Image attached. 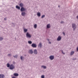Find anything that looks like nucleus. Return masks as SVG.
<instances>
[{
	"label": "nucleus",
	"mask_w": 78,
	"mask_h": 78,
	"mask_svg": "<svg viewBox=\"0 0 78 78\" xmlns=\"http://www.w3.org/2000/svg\"><path fill=\"white\" fill-rule=\"evenodd\" d=\"M72 27L73 28V30H75V29H76V24L73 23L72 25Z\"/></svg>",
	"instance_id": "nucleus-2"
},
{
	"label": "nucleus",
	"mask_w": 78,
	"mask_h": 78,
	"mask_svg": "<svg viewBox=\"0 0 78 78\" xmlns=\"http://www.w3.org/2000/svg\"><path fill=\"white\" fill-rule=\"evenodd\" d=\"M41 78H44L45 77L44 76V75H42L41 76Z\"/></svg>",
	"instance_id": "nucleus-26"
},
{
	"label": "nucleus",
	"mask_w": 78,
	"mask_h": 78,
	"mask_svg": "<svg viewBox=\"0 0 78 78\" xmlns=\"http://www.w3.org/2000/svg\"><path fill=\"white\" fill-rule=\"evenodd\" d=\"M77 51H78V47L77 48Z\"/></svg>",
	"instance_id": "nucleus-33"
},
{
	"label": "nucleus",
	"mask_w": 78,
	"mask_h": 78,
	"mask_svg": "<svg viewBox=\"0 0 78 78\" xmlns=\"http://www.w3.org/2000/svg\"><path fill=\"white\" fill-rule=\"evenodd\" d=\"M25 14H26V13H25V12H23L21 13V15L23 16H24Z\"/></svg>",
	"instance_id": "nucleus-9"
},
{
	"label": "nucleus",
	"mask_w": 78,
	"mask_h": 78,
	"mask_svg": "<svg viewBox=\"0 0 78 78\" xmlns=\"http://www.w3.org/2000/svg\"><path fill=\"white\" fill-rule=\"evenodd\" d=\"M29 53H30V54H33V50L32 49H30V50H29Z\"/></svg>",
	"instance_id": "nucleus-6"
},
{
	"label": "nucleus",
	"mask_w": 78,
	"mask_h": 78,
	"mask_svg": "<svg viewBox=\"0 0 78 78\" xmlns=\"http://www.w3.org/2000/svg\"><path fill=\"white\" fill-rule=\"evenodd\" d=\"M4 20H6V18H4Z\"/></svg>",
	"instance_id": "nucleus-35"
},
{
	"label": "nucleus",
	"mask_w": 78,
	"mask_h": 78,
	"mask_svg": "<svg viewBox=\"0 0 78 78\" xmlns=\"http://www.w3.org/2000/svg\"><path fill=\"white\" fill-rule=\"evenodd\" d=\"M3 37H0V41H2V40H3Z\"/></svg>",
	"instance_id": "nucleus-24"
},
{
	"label": "nucleus",
	"mask_w": 78,
	"mask_h": 78,
	"mask_svg": "<svg viewBox=\"0 0 78 78\" xmlns=\"http://www.w3.org/2000/svg\"><path fill=\"white\" fill-rule=\"evenodd\" d=\"M47 28H50V24H48L47 25Z\"/></svg>",
	"instance_id": "nucleus-13"
},
{
	"label": "nucleus",
	"mask_w": 78,
	"mask_h": 78,
	"mask_svg": "<svg viewBox=\"0 0 78 78\" xmlns=\"http://www.w3.org/2000/svg\"><path fill=\"white\" fill-rule=\"evenodd\" d=\"M16 8H17V9H20V7L18 6V5H16Z\"/></svg>",
	"instance_id": "nucleus-19"
},
{
	"label": "nucleus",
	"mask_w": 78,
	"mask_h": 78,
	"mask_svg": "<svg viewBox=\"0 0 78 78\" xmlns=\"http://www.w3.org/2000/svg\"><path fill=\"white\" fill-rule=\"evenodd\" d=\"M31 46L32 47H33V48H36V47H37V45L34 43L32 44L31 45Z\"/></svg>",
	"instance_id": "nucleus-4"
},
{
	"label": "nucleus",
	"mask_w": 78,
	"mask_h": 78,
	"mask_svg": "<svg viewBox=\"0 0 78 78\" xmlns=\"http://www.w3.org/2000/svg\"><path fill=\"white\" fill-rule=\"evenodd\" d=\"M5 78V75L3 74H0V78Z\"/></svg>",
	"instance_id": "nucleus-8"
},
{
	"label": "nucleus",
	"mask_w": 78,
	"mask_h": 78,
	"mask_svg": "<svg viewBox=\"0 0 78 78\" xmlns=\"http://www.w3.org/2000/svg\"><path fill=\"white\" fill-rule=\"evenodd\" d=\"M74 54V51H72L70 53V55H73Z\"/></svg>",
	"instance_id": "nucleus-16"
},
{
	"label": "nucleus",
	"mask_w": 78,
	"mask_h": 78,
	"mask_svg": "<svg viewBox=\"0 0 78 78\" xmlns=\"http://www.w3.org/2000/svg\"><path fill=\"white\" fill-rule=\"evenodd\" d=\"M61 36H59L57 39V41H61Z\"/></svg>",
	"instance_id": "nucleus-7"
},
{
	"label": "nucleus",
	"mask_w": 78,
	"mask_h": 78,
	"mask_svg": "<svg viewBox=\"0 0 78 78\" xmlns=\"http://www.w3.org/2000/svg\"><path fill=\"white\" fill-rule=\"evenodd\" d=\"M8 56H11V54H9V55H8Z\"/></svg>",
	"instance_id": "nucleus-31"
},
{
	"label": "nucleus",
	"mask_w": 78,
	"mask_h": 78,
	"mask_svg": "<svg viewBox=\"0 0 78 78\" xmlns=\"http://www.w3.org/2000/svg\"><path fill=\"white\" fill-rule=\"evenodd\" d=\"M77 18V19H78V16H76Z\"/></svg>",
	"instance_id": "nucleus-37"
},
{
	"label": "nucleus",
	"mask_w": 78,
	"mask_h": 78,
	"mask_svg": "<svg viewBox=\"0 0 78 78\" xmlns=\"http://www.w3.org/2000/svg\"><path fill=\"white\" fill-rule=\"evenodd\" d=\"M49 58L51 60H53L54 59V58H55V57L53 55H51L50 57Z\"/></svg>",
	"instance_id": "nucleus-5"
},
{
	"label": "nucleus",
	"mask_w": 78,
	"mask_h": 78,
	"mask_svg": "<svg viewBox=\"0 0 78 78\" xmlns=\"http://www.w3.org/2000/svg\"><path fill=\"white\" fill-rule=\"evenodd\" d=\"M24 32L25 33H27V31H28V30L26 29H24Z\"/></svg>",
	"instance_id": "nucleus-17"
},
{
	"label": "nucleus",
	"mask_w": 78,
	"mask_h": 78,
	"mask_svg": "<svg viewBox=\"0 0 78 78\" xmlns=\"http://www.w3.org/2000/svg\"><path fill=\"white\" fill-rule=\"evenodd\" d=\"M7 67H10V65H9V63H7Z\"/></svg>",
	"instance_id": "nucleus-20"
},
{
	"label": "nucleus",
	"mask_w": 78,
	"mask_h": 78,
	"mask_svg": "<svg viewBox=\"0 0 78 78\" xmlns=\"http://www.w3.org/2000/svg\"><path fill=\"white\" fill-rule=\"evenodd\" d=\"M64 23V21H62L61 22V23Z\"/></svg>",
	"instance_id": "nucleus-30"
},
{
	"label": "nucleus",
	"mask_w": 78,
	"mask_h": 78,
	"mask_svg": "<svg viewBox=\"0 0 78 78\" xmlns=\"http://www.w3.org/2000/svg\"><path fill=\"white\" fill-rule=\"evenodd\" d=\"M15 67L14 65L12 64H11L10 65L9 69H10V70H12V69H14Z\"/></svg>",
	"instance_id": "nucleus-1"
},
{
	"label": "nucleus",
	"mask_w": 78,
	"mask_h": 78,
	"mask_svg": "<svg viewBox=\"0 0 78 78\" xmlns=\"http://www.w3.org/2000/svg\"><path fill=\"white\" fill-rule=\"evenodd\" d=\"M63 33L64 35V36H65V33H64V32H63Z\"/></svg>",
	"instance_id": "nucleus-32"
},
{
	"label": "nucleus",
	"mask_w": 78,
	"mask_h": 78,
	"mask_svg": "<svg viewBox=\"0 0 78 78\" xmlns=\"http://www.w3.org/2000/svg\"><path fill=\"white\" fill-rule=\"evenodd\" d=\"M26 36L27 37H29V38H31V35L28 32L27 33Z\"/></svg>",
	"instance_id": "nucleus-3"
},
{
	"label": "nucleus",
	"mask_w": 78,
	"mask_h": 78,
	"mask_svg": "<svg viewBox=\"0 0 78 78\" xmlns=\"http://www.w3.org/2000/svg\"><path fill=\"white\" fill-rule=\"evenodd\" d=\"M37 16H39V17L41 16V13L40 12L37 13Z\"/></svg>",
	"instance_id": "nucleus-18"
},
{
	"label": "nucleus",
	"mask_w": 78,
	"mask_h": 78,
	"mask_svg": "<svg viewBox=\"0 0 78 78\" xmlns=\"http://www.w3.org/2000/svg\"><path fill=\"white\" fill-rule=\"evenodd\" d=\"M34 54H36L37 53V51L36 49H35L34 51Z\"/></svg>",
	"instance_id": "nucleus-11"
},
{
	"label": "nucleus",
	"mask_w": 78,
	"mask_h": 78,
	"mask_svg": "<svg viewBox=\"0 0 78 78\" xmlns=\"http://www.w3.org/2000/svg\"><path fill=\"white\" fill-rule=\"evenodd\" d=\"M34 27L35 28H37V24H35L34 25Z\"/></svg>",
	"instance_id": "nucleus-22"
},
{
	"label": "nucleus",
	"mask_w": 78,
	"mask_h": 78,
	"mask_svg": "<svg viewBox=\"0 0 78 78\" xmlns=\"http://www.w3.org/2000/svg\"><path fill=\"white\" fill-rule=\"evenodd\" d=\"M49 44H51V42H49Z\"/></svg>",
	"instance_id": "nucleus-36"
},
{
	"label": "nucleus",
	"mask_w": 78,
	"mask_h": 78,
	"mask_svg": "<svg viewBox=\"0 0 78 78\" xmlns=\"http://www.w3.org/2000/svg\"><path fill=\"white\" fill-rule=\"evenodd\" d=\"M14 58H17V55H16L14 56Z\"/></svg>",
	"instance_id": "nucleus-27"
},
{
	"label": "nucleus",
	"mask_w": 78,
	"mask_h": 78,
	"mask_svg": "<svg viewBox=\"0 0 78 78\" xmlns=\"http://www.w3.org/2000/svg\"><path fill=\"white\" fill-rule=\"evenodd\" d=\"M39 47H40L41 48L42 47V43H39Z\"/></svg>",
	"instance_id": "nucleus-15"
},
{
	"label": "nucleus",
	"mask_w": 78,
	"mask_h": 78,
	"mask_svg": "<svg viewBox=\"0 0 78 78\" xmlns=\"http://www.w3.org/2000/svg\"><path fill=\"white\" fill-rule=\"evenodd\" d=\"M13 75H14L15 76H19V74L17 73H14L13 74Z\"/></svg>",
	"instance_id": "nucleus-10"
},
{
	"label": "nucleus",
	"mask_w": 78,
	"mask_h": 78,
	"mask_svg": "<svg viewBox=\"0 0 78 78\" xmlns=\"http://www.w3.org/2000/svg\"><path fill=\"white\" fill-rule=\"evenodd\" d=\"M20 6H21V8H22V7H23V4L22 3H21L20 4Z\"/></svg>",
	"instance_id": "nucleus-14"
},
{
	"label": "nucleus",
	"mask_w": 78,
	"mask_h": 78,
	"mask_svg": "<svg viewBox=\"0 0 78 78\" xmlns=\"http://www.w3.org/2000/svg\"><path fill=\"white\" fill-rule=\"evenodd\" d=\"M41 67H43L44 69H46L47 68V67L46 66H41Z\"/></svg>",
	"instance_id": "nucleus-23"
},
{
	"label": "nucleus",
	"mask_w": 78,
	"mask_h": 78,
	"mask_svg": "<svg viewBox=\"0 0 78 78\" xmlns=\"http://www.w3.org/2000/svg\"><path fill=\"white\" fill-rule=\"evenodd\" d=\"M58 7H59V6H58Z\"/></svg>",
	"instance_id": "nucleus-38"
},
{
	"label": "nucleus",
	"mask_w": 78,
	"mask_h": 78,
	"mask_svg": "<svg viewBox=\"0 0 78 78\" xmlns=\"http://www.w3.org/2000/svg\"><path fill=\"white\" fill-rule=\"evenodd\" d=\"M21 60H23V57L22 56L21 57Z\"/></svg>",
	"instance_id": "nucleus-29"
},
{
	"label": "nucleus",
	"mask_w": 78,
	"mask_h": 78,
	"mask_svg": "<svg viewBox=\"0 0 78 78\" xmlns=\"http://www.w3.org/2000/svg\"><path fill=\"white\" fill-rule=\"evenodd\" d=\"M44 17H45V15H43L42 16L41 18H44Z\"/></svg>",
	"instance_id": "nucleus-25"
},
{
	"label": "nucleus",
	"mask_w": 78,
	"mask_h": 78,
	"mask_svg": "<svg viewBox=\"0 0 78 78\" xmlns=\"http://www.w3.org/2000/svg\"><path fill=\"white\" fill-rule=\"evenodd\" d=\"M62 53L63 54V55H65V53L64 52H63V51H62Z\"/></svg>",
	"instance_id": "nucleus-28"
},
{
	"label": "nucleus",
	"mask_w": 78,
	"mask_h": 78,
	"mask_svg": "<svg viewBox=\"0 0 78 78\" xmlns=\"http://www.w3.org/2000/svg\"><path fill=\"white\" fill-rule=\"evenodd\" d=\"M12 78H16V77H14V76H13Z\"/></svg>",
	"instance_id": "nucleus-34"
},
{
	"label": "nucleus",
	"mask_w": 78,
	"mask_h": 78,
	"mask_svg": "<svg viewBox=\"0 0 78 78\" xmlns=\"http://www.w3.org/2000/svg\"><path fill=\"white\" fill-rule=\"evenodd\" d=\"M25 8L23 7H21V11H25Z\"/></svg>",
	"instance_id": "nucleus-12"
},
{
	"label": "nucleus",
	"mask_w": 78,
	"mask_h": 78,
	"mask_svg": "<svg viewBox=\"0 0 78 78\" xmlns=\"http://www.w3.org/2000/svg\"><path fill=\"white\" fill-rule=\"evenodd\" d=\"M28 43L29 44H32V41H28Z\"/></svg>",
	"instance_id": "nucleus-21"
}]
</instances>
